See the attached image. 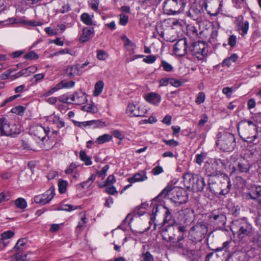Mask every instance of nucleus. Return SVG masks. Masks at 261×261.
Instances as JSON below:
<instances>
[{"instance_id": "obj_8", "label": "nucleus", "mask_w": 261, "mask_h": 261, "mask_svg": "<svg viewBox=\"0 0 261 261\" xmlns=\"http://www.w3.org/2000/svg\"><path fill=\"white\" fill-rule=\"evenodd\" d=\"M0 131L2 135L15 137L16 134V126L15 124L11 125L6 118L2 117L0 118Z\"/></svg>"}, {"instance_id": "obj_52", "label": "nucleus", "mask_w": 261, "mask_h": 261, "mask_svg": "<svg viewBox=\"0 0 261 261\" xmlns=\"http://www.w3.org/2000/svg\"><path fill=\"white\" fill-rule=\"evenodd\" d=\"M161 65L163 67L164 70L167 72L171 71L173 69V67L171 66V65L165 61H162Z\"/></svg>"}, {"instance_id": "obj_64", "label": "nucleus", "mask_w": 261, "mask_h": 261, "mask_svg": "<svg viewBox=\"0 0 261 261\" xmlns=\"http://www.w3.org/2000/svg\"><path fill=\"white\" fill-rule=\"evenodd\" d=\"M151 172L153 175H158L163 172V169L162 167L158 166L154 168Z\"/></svg>"}, {"instance_id": "obj_50", "label": "nucleus", "mask_w": 261, "mask_h": 261, "mask_svg": "<svg viewBox=\"0 0 261 261\" xmlns=\"http://www.w3.org/2000/svg\"><path fill=\"white\" fill-rule=\"evenodd\" d=\"M97 58L100 60H105L108 58V54L102 50H98L97 53Z\"/></svg>"}, {"instance_id": "obj_4", "label": "nucleus", "mask_w": 261, "mask_h": 261, "mask_svg": "<svg viewBox=\"0 0 261 261\" xmlns=\"http://www.w3.org/2000/svg\"><path fill=\"white\" fill-rule=\"evenodd\" d=\"M217 145L224 151H231L236 146L233 135L227 132H219L217 134Z\"/></svg>"}, {"instance_id": "obj_25", "label": "nucleus", "mask_w": 261, "mask_h": 261, "mask_svg": "<svg viewBox=\"0 0 261 261\" xmlns=\"http://www.w3.org/2000/svg\"><path fill=\"white\" fill-rule=\"evenodd\" d=\"M179 215L184 217V222L188 223L192 221L193 211L190 208H185L180 212Z\"/></svg>"}, {"instance_id": "obj_37", "label": "nucleus", "mask_w": 261, "mask_h": 261, "mask_svg": "<svg viewBox=\"0 0 261 261\" xmlns=\"http://www.w3.org/2000/svg\"><path fill=\"white\" fill-rule=\"evenodd\" d=\"M81 220L79 222L78 225L76 226L77 229H81L85 226L86 223L87 218L85 213H81L80 214Z\"/></svg>"}, {"instance_id": "obj_46", "label": "nucleus", "mask_w": 261, "mask_h": 261, "mask_svg": "<svg viewBox=\"0 0 261 261\" xmlns=\"http://www.w3.org/2000/svg\"><path fill=\"white\" fill-rule=\"evenodd\" d=\"M82 110L91 113H95L96 111L95 107L92 104H87L82 107Z\"/></svg>"}, {"instance_id": "obj_22", "label": "nucleus", "mask_w": 261, "mask_h": 261, "mask_svg": "<svg viewBox=\"0 0 261 261\" xmlns=\"http://www.w3.org/2000/svg\"><path fill=\"white\" fill-rule=\"evenodd\" d=\"M205 186L204 178L202 177H197L195 182H193L192 189L196 191H202Z\"/></svg>"}, {"instance_id": "obj_26", "label": "nucleus", "mask_w": 261, "mask_h": 261, "mask_svg": "<svg viewBox=\"0 0 261 261\" xmlns=\"http://www.w3.org/2000/svg\"><path fill=\"white\" fill-rule=\"evenodd\" d=\"M37 70V68L36 66L33 65L30 66L17 72V77L21 76H29L31 74L35 73Z\"/></svg>"}, {"instance_id": "obj_63", "label": "nucleus", "mask_w": 261, "mask_h": 261, "mask_svg": "<svg viewBox=\"0 0 261 261\" xmlns=\"http://www.w3.org/2000/svg\"><path fill=\"white\" fill-rule=\"evenodd\" d=\"M27 104H25V106H17V115H19L22 116L26 109V107L27 106Z\"/></svg>"}, {"instance_id": "obj_48", "label": "nucleus", "mask_w": 261, "mask_h": 261, "mask_svg": "<svg viewBox=\"0 0 261 261\" xmlns=\"http://www.w3.org/2000/svg\"><path fill=\"white\" fill-rule=\"evenodd\" d=\"M77 166L73 163H71L70 166L65 170V172L67 174H71L76 172Z\"/></svg>"}, {"instance_id": "obj_49", "label": "nucleus", "mask_w": 261, "mask_h": 261, "mask_svg": "<svg viewBox=\"0 0 261 261\" xmlns=\"http://www.w3.org/2000/svg\"><path fill=\"white\" fill-rule=\"evenodd\" d=\"M128 16L124 14H120L119 23L122 25H125L128 22Z\"/></svg>"}, {"instance_id": "obj_1", "label": "nucleus", "mask_w": 261, "mask_h": 261, "mask_svg": "<svg viewBox=\"0 0 261 261\" xmlns=\"http://www.w3.org/2000/svg\"><path fill=\"white\" fill-rule=\"evenodd\" d=\"M171 195L170 198L174 203L181 204L185 203L188 200L187 191L183 188L173 187L172 184H169L166 187L162 190L156 197V199L161 200Z\"/></svg>"}, {"instance_id": "obj_43", "label": "nucleus", "mask_w": 261, "mask_h": 261, "mask_svg": "<svg viewBox=\"0 0 261 261\" xmlns=\"http://www.w3.org/2000/svg\"><path fill=\"white\" fill-rule=\"evenodd\" d=\"M163 207L166 210L164 214V222L165 223H166L169 222L171 220L172 216L170 211L167 207L164 206Z\"/></svg>"}, {"instance_id": "obj_27", "label": "nucleus", "mask_w": 261, "mask_h": 261, "mask_svg": "<svg viewBox=\"0 0 261 261\" xmlns=\"http://www.w3.org/2000/svg\"><path fill=\"white\" fill-rule=\"evenodd\" d=\"M49 121L57 125L59 128H62L65 126L64 121L59 117L56 115H52L48 117Z\"/></svg>"}, {"instance_id": "obj_41", "label": "nucleus", "mask_w": 261, "mask_h": 261, "mask_svg": "<svg viewBox=\"0 0 261 261\" xmlns=\"http://www.w3.org/2000/svg\"><path fill=\"white\" fill-rule=\"evenodd\" d=\"M68 182L66 180H61L59 182L58 188L60 193L63 194L66 192Z\"/></svg>"}, {"instance_id": "obj_59", "label": "nucleus", "mask_w": 261, "mask_h": 261, "mask_svg": "<svg viewBox=\"0 0 261 261\" xmlns=\"http://www.w3.org/2000/svg\"><path fill=\"white\" fill-rule=\"evenodd\" d=\"M90 5L91 8L95 11H98V7L99 5L98 0H91Z\"/></svg>"}, {"instance_id": "obj_6", "label": "nucleus", "mask_w": 261, "mask_h": 261, "mask_svg": "<svg viewBox=\"0 0 261 261\" xmlns=\"http://www.w3.org/2000/svg\"><path fill=\"white\" fill-rule=\"evenodd\" d=\"M224 161L220 159H210L204 164V169L208 176H216L220 174L218 170L224 165Z\"/></svg>"}, {"instance_id": "obj_7", "label": "nucleus", "mask_w": 261, "mask_h": 261, "mask_svg": "<svg viewBox=\"0 0 261 261\" xmlns=\"http://www.w3.org/2000/svg\"><path fill=\"white\" fill-rule=\"evenodd\" d=\"M185 7L175 0H165L163 11L167 15H176L183 11Z\"/></svg>"}, {"instance_id": "obj_11", "label": "nucleus", "mask_w": 261, "mask_h": 261, "mask_svg": "<svg viewBox=\"0 0 261 261\" xmlns=\"http://www.w3.org/2000/svg\"><path fill=\"white\" fill-rule=\"evenodd\" d=\"M147 111L142 106L138 104H134L133 103H129L126 112L129 117H140L145 116Z\"/></svg>"}, {"instance_id": "obj_24", "label": "nucleus", "mask_w": 261, "mask_h": 261, "mask_svg": "<svg viewBox=\"0 0 261 261\" xmlns=\"http://www.w3.org/2000/svg\"><path fill=\"white\" fill-rule=\"evenodd\" d=\"M249 23L248 21H240L238 23V30L243 37L247 34L249 29Z\"/></svg>"}, {"instance_id": "obj_3", "label": "nucleus", "mask_w": 261, "mask_h": 261, "mask_svg": "<svg viewBox=\"0 0 261 261\" xmlns=\"http://www.w3.org/2000/svg\"><path fill=\"white\" fill-rule=\"evenodd\" d=\"M240 126L238 127V132L245 141L252 142L257 138V126L252 121L241 122Z\"/></svg>"}, {"instance_id": "obj_60", "label": "nucleus", "mask_w": 261, "mask_h": 261, "mask_svg": "<svg viewBox=\"0 0 261 261\" xmlns=\"http://www.w3.org/2000/svg\"><path fill=\"white\" fill-rule=\"evenodd\" d=\"M58 99L60 101L63 102L69 103H71V101H70V96H68L66 95H62L59 96Z\"/></svg>"}, {"instance_id": "obj_54", "label": "nucleus", "mask_w": 261, "mask_h": 261, "mask_svg": "<svg viewBox=\"0 0 261 261\" xmlns=\"http://www.w3.org/2000/svg\"><path fill=\"white\" fill-rule=\"evenodd\" d=\"M28 260L26 253H23L21 251L17 252V261H28Z\"/></svg>"}, {"instance_id": "obj_53", "label": "nucleus", "mask_w": 261, "mask_h": 261, "mask_svg": "<svg viewBox=\"0 0 261 261\" xmlns=\"http://www.w3.org/2000/svg\"><path fill=\"white\" fill-rule=\"evenodd\" d=\"M233 3L237 8H242L245 6L244 0H233Z\"/></svg>"}, {"instance_id": "obj_30", "label": "nucleus", "mask_w": 261, "mask_h": 261, "mask_svg": "<svg viewBox=\"0 0 261 261\" xmlns=\"http://www.w3.org/2000/svg\"><path fill=\"white\" fill-rule=\"evenodd\" d=\"M195 178L190 174H187L184 176V182L188 188H191L193 182H194Z\"/></svg>"}, {"instance_id": "obj_12", "label": "nucleus", "mask_w": 261, "mask_h": 261, "mask_svg": "<svg viewBox=\"0 0 261 261\" xmlns=\"http://www.w3.org/2000/svg\"><path fill=\"white\" fill-rule=\"evenodd\" d=\"M55 195V189L53 187L50 188L44 194L36 196L34 197V201L41 205H44L53 199Z\"/></svg>"}, {"instance_id": "obj_40", "label": "nucleus", "mask_w": 261, "mask_h": 261, "mask_svg": "<svg viewBox=\"0 0 261 261\" xmlns=\"http://www.w3.org/2000/svg\"><path fill=\"white\" fill-rule=\"evenodd\" d=\"M39 58L38 55L34 51H31L24 56V58L26 60H36Z\"/></svg>"}, {"instance_id": "obj_28", "label": "nucleus", "mask_w": 261, "mask_h": 261, "mask_svg": "<svg viewBox=\"0 0 261 261\" xmlns=\"http://www.w3.org/2000/svg\"><path fill=\"white\" fill-rule=\"evenodd\" d=\"M3 79H10L12 80L16 79V71L10 69L5 71L2 75Z\"/></svg>"}, {"instance_id": "obj_31", "label": "nucleus", "mask_w": 261, "mask_h": 261, "mask_svg": "<svg viewBox=\"0 0 261 261\" xmlns=\"http://www.w3.org/2000/svg\"><path fill=\"white\" fill-rule=\"evenodd\" d=\"M112 139V136L109 134H104L99 136L96 140V143L98 144H101L105 142H109Z\"/></svg>"}, {"instance_id": "obj_33", "label": "nucleus", "mask_w": 261, "mask_h": 261, "mask_svg": "<svg viewBox=\"0 0 261 261\" xmlns=\"http://www.w3.org/2000/svg\"><path fill=\"white\" fill-rule=\"evenodd\" d=\"M96 176L94 174H91L89 178L80 184V186L83 189H87L92 184L95 179Z\"/></svg>"}, {"instance_id": "obj_17", "label": "nucleus", "mask_w": 261, "mask_h": 261, "mask_svg": "<svg viewBox=\"0 0 261 261\" xmlns=\"http://www.w3.org/2000/svg\"><path fill=\"white\" fill-rule=\"evenodd\" d=\"M64 74L69 79H72L76 75L81 74L79 65H74L67 67L64 70Z\"/></svg>"}, {"instance_id": "obj_36", "label": "nucleus", "mask_w": 261, "mask_h": 261, "mask_svg": "<svg viewBox=\"0 0 261 261\" xmlns=\"http://www.w3.org/2000/svg\"><path fill=\"white\" fill-rule=\"evenodd\" d=\"M77 208H81V206H73L72 205H70V204H63V205H61L58 208V210L70 212V211H73L74 210H76Z\"/></svg>"}, {"instance_id": "obj_16", "label": "nucleus", "mask_w": 261, "mask_h": 261, "mask_svg": "<svg viewBox=\"0 0 261 261\" xmlns=\"http://www.w3.org/2000/svg\"><path fill=\"white\" fill-rule=\"evenodd\" d=\"M249 198L256 200L261 204V186H254L251 188V191L248 194Z\"/></svg>"}, {"instance_id": "obj_19", "label": "nucleus", "mask_w": 261, "mask_h": 261, "mask_svg": "<svg viewBox=\"0 0 261 261\" xmlns=\"http://www.w3.org/2000/svg\"><path fill=\"white\" fill-rule=\"evenodd\" d=\"M70 101L76 105H80L86 101V96L83 92H75L70 95Z\"/></svg>"}, {"instance_id": "obj_10", "label": "nucleus", "mask_w": 261, "mask_h": 261, "mask_svg": "<svg viewBox=\"0 0 261 261\" xmlns=\"http://www.w3.org/2000/svg\"><path fill=\"white\" fill-rule=\"evenodd\" d=\"M251 167L250 164L245 158L237 160L232 165V172L247 173Z\"/></svg>"}, {"instance_id": "obj_45", "label": "nucleus", "mask_w": 261, "mask_h": 261, "mask_svg": "<svg viewBox=\"0 0 261 261\" xmlns=\"http://www.w3.org/2000/svg\"><path fill=\"white\" fill-rule=\"evenodd\" d=\"M27 206V202L22 198H17V208L24 210Z\"/></svg>"}, {"instance_id": "obj_58", "label": "nucleus", "mask_w": 261, "mask_h": 261, "mask_svg": "<svg viewBox=\"0 0 261 261\" xmlns=\"http://www.w3.org/2000/svg\"><path fill=\"white\" fill-rule=\"evenodd\" d=\"M169 84L175 87H178L181 85L180 81L173 78H170Z\"/></svg>"}, {"instance_id": "obj_61", "label": "nucleus", "mask_w": 261, "mask_h": 261, "mask_svg": "<svg viewBox=\"0 0 261 261\" xmlns=\"http://www.w3.org/2000/svg\"><path fill=\"white\" fill-rule=\"evenodd\" d=\"M237 42V37L234 35H231L228 38V44L231 46L234 47L236 45Z\"/></svg>"}, {"instance_id": "obj_56", "label": "nucleus", "mask_w": 261, "mask_h": 261, "mask_svg": "<svg viewBox=\"0 0 261 261\" xmlns=\"http://www.w3.org/2000/svg\"><path fill=\"white\" fill-rule=\"evenodd\" d=\"M156 60V58L155 56L153 55H149L146 56V58L143 59V61L148 64L153 63Z\"/></svg>"}, {"instance_id": "obj_39", "label": "nucleus", "mask_w": 261, "mask_h": 261, "mask_svg": "<svg viewBox=\"0 0 261 261\" xmlns=\"http://www.w3.org/2000/svg\"><path fill=\"white\" fill-rule=\"evenodd\" d=\"M15 236V232L13 231L8 230L4 232L1 235V238L6 242V240L13 238Z\"/></svg>"}, {"instance_id": "obj_34", "label": "nucleus", "mask_w": 261, "mask_h": 261, "mask_svg": "<svg viewBox=\"0 0 261 261\" xmlns=\"http://www.w3.org/2000/svg\"><path fill=\"white\" fill-rule=\"evenodd\" d=\"M82 22L87 25H92L93 24L91 17L88 13H84L81 16Z\"/></svg>"}, {"instance_id": "obj_13", "label": "nucleus", "mask_w": 261, "mask_h": 261, "mask_svg": "<svg viewBox=\"0 0 261 261\" xmlns=\"http://www.w3.org/2000/svg\"><path fill=\"white\" fill-rule=\"evenodd\" d=\"M30 133L32 135L37 137L43 141L50 130L48 127H44L41 125H35L30 128Z\"/></svg>"}, {"instance_id": "obj_2", "label": "nucleus", "mask_w": 261, "mask_h": 261, "mask_svg": "<svg viewBox=\"0 0 261 261\" xmlns=\"http://www.w3.org/2000/svg\"><path fill=\"white\" fill-rule=\"evenodd\" d=\"M231 230L239 239H243L252 233L253 227L247 219L243 218L234 220L232 223Z\"/></svg>"}, {"instance_id": "obj_42", "label": "nucleus", "mask_w": 261, "mask_h": 261, "mask_svg": "<svg viewBox=\"0 0 261 261\" xmlns=\"http://www.w3.org/2000/svg\"><path fill=\"white\" fill-rule=\"evenodd\" d=\"M59 83L61 89L62 88H70L73 87L75 85V82L73 81L65 82L62 81Z\"/></svg>"}, {"instance_id": "obj_23", "label": "nucleus", "mask_w": 261, "mask_h": 261, "mask_svg": "<svg viewBox=\"0 0 261 261\" xmlns=\"http://www.w3.org/2000/svg\"><path fill=\"white\" fill-rule=\"evenodd\" d=\"M93 29L85 28L83 30V34L80 38V41L82 43L88 41L93 36Z\"/></svg>"}, {"instance_id": "obj_21", "label": "nucleus", "mask_w": 261, "mask_h": 261, "mask_svg": "<svg viewBox=\"0 0 261 261\" xmlns=\"http://www.w3.org/2000/svg\"><path fill=\"white\" fill-rule=\"evenodd\" d=\"M211 218L213 219L218 224L224 225L226 223V217L222 213H217L214 212L211 214Z\"/></svg>"}, {"instance_id": "obj_29", "label": "nucleus", "mask_w": 261, "mask_h": 261, "mask_svg": "<svg viewBox=\"0 0 261 261\" xmlns=\"http://www.w3.org/2000/svg\"><path fill=\"white\" fill-rule=\"evenodd\" d=\"M104 87V83L102 81H98L95 85L93 95L97 96L100 94Z\"/></svg>"}, {"instance_id": "obj_18", "label": "nucleus", "mask_w": 261, "mask_h": 261, "mask_svg": "<svg viewBox=\"0 0 261 261\" xmlns=\"http://www.w3.org/2000/svg\"><path fill=\"white\" fill-rule=\"evenodd\" d=\"M148 178L146 175V172L145 171H141L136 174H135L133 177L128 178V181L130 184H133L136 182L143 181Z\"/></svg>"}, {"instance_id": "obj_57", "label": "nucleus", "mask_w": 261, "mask_h": 261, "mask_svg": "<svg viewBox=\"0 0 261 261\" xmlns=\"http://www.w3.org/2000/svg\"><path fill=\"white\" fill-rule=\"evenodd\" d=\"M230 243V241H226V242H224L222 245V246L217 248L216 249V250L217 251H222V250H224L225 251H228V246H229Z\"/></svg>"}, {"instance_id": "obj_44", "label": "nucleus", "mask_w": 261, "mask_h": 261, "mask_svg": "<svg viewBox=\"0 0 261 261\" xmlns=\"http://www.w3.org/2000/svg\"><path fill=\"white\" fill-rule=\"evenodd\" d=\"M205 99V94L203 92H199L196 98L195 102L197 105H200L203 102H204Z\"/></svg>"}, {"instance_id": "obj_47", "label": "nucleus", "mask_w": 261, "mask_h": 261, "mask_svg": "<svg viewBox=\"0 0 261 261\" xmlns=\"http://www.w3.org/2000/svg\"><path fill=\"white\" fill-rule=\"evenodd\" d=\"M252 242L261 248V233L255 234L252 238Z\"/></svg>"}, {"instance_id": "obj_14", "label": "nucleus", "mask_w": 261, "mask_h": 261, "mask_svg": "<svg viewBox=\"0 0 261 261\" xmlns=\"http://www.w3.org/2000/svg\"><path fill=\"white\" fill-rule=\"evenodd\" d=\"M205 231L201 225L192 227L189 231V237L193 241L201 240L204 237Z\"/></svg>"}, {"instance_id": "obj_35", "label": "nucleus", "mask_w": 261, "mask_h": 261, "mask_svg": "<svg viewBox=\"0 0 261 261\" xmlns=\"http://www.w3.org/2000/svg\"><path fill=\"white\" fill-rule=\"evenodd\" d=\"M80 158L85 163L86 165L89 166L92 164L91 158L88 156L84 151H81L80 152Z\"/></svg>"}, {"instance_id": "obj_32", "label": "nucleus", "mask_w": 261, "mask_h": 261, "mask_svg": "<svg viewBox=\"0 0 261 261\" xmlns=\"http://www.w3.org/2000/svg\"><path fill=\"white\" fill-rule=\"evenodd\" d=\"M122 40L124 42V45L128 50L134 51L136 48V45L132 42L126 36H123Z\"/></svg>"}, {"instance_id": "obj_38", "label": "nucleus", "mask_w": 261, "mask_h": 261, "mask_svg": "<svg viewBox=\"0 0 261 261\" xmlns=\"http://www.w3.org/2000/svg\"><path fill=\"white\" fill-rule=\"evenodd\" d=\"M206 156L207 153L205 152H202L199 154H197L196 155V163L198 165H201L204 160L206 159Z\"/></svg>"}, {"instance_id": "obj_51", "label": "nucleus", "mask_w": 261, "mask_h": 261, "mask_svg": "<svg viewBox=\"0 0 261 261\" xmlns=\"http://www.w3.org/2000/svg\"><path fill=\"white\" fill-rule=\"evenodd\" d=\"M142 258L144 261H153V256L149 251H147L145 253L142 254Z\"/></svg>"}, {"instance_id": "obj_62", "label": "nucleus", "mask_w": 261, "mask_h": 261, "mask_svg": "<svg viewBox=\"0 0 261 261\" xmlns=\"http://www.w3.org/2000/svg\"><path fill=\"white\" fill-rule=\"evenodd\" d=\"M233 89L232 88L225 87L222 89V92L225 94L227 97H229L231 96L232 93Z\"/></svg>"}, {"instance_id": "obj_20", "label": "nucleus", "mask_w": 261, "mask_h": 261, "mask_svg": "<svg viewBox=\"0 0 261 261\" xmlns=\"http://www.w3.org/2000/svg\"><path fill=\"white\" fill-rule=\"evenodd\" d=\"M145 99L152 105H158L161 101V97L156 93L151 92L146 96Z\"/></svg>"}, {"instance_id": "obj_55", "label": "nucleus", "mask_w": 261, "mask_h": 261, "mask_svg": "<svg viewBox=\"0 0 261 261\" xmlns=\"http://www.w3.org/2000/svg\"><path fill=\"white\" fill-rule=\"evenodd\" d=\"M207 121V116L205 114H203L201 117V119L198 122V126L199 127H202Z\"/></svg>"}, {"instance_id": "obj_15", "label": "nucleus", "mask_w": 261, "mask_h": 261, "mask_svg": "<svg viewBox=\"0 0 261 261\" xmlns=\"http://www.w3.org/2000/svg\"><path fill=\"white\" fill-rule=\"evenodd\" d=\"M187 41L185 38L178 40L174 45V54L178 56L182 57L186 54L187 51Z\"/></svg>"}, {"instance_id": "obj_5", "label": "nucleus", "mask_w": 261, "mask_h": 261, "mask_svg": "<svg viewBox=\"0 0 261 261\" xmlns=\"http://www.w3.org/2000/svg\"><path fill=\"white\" fill-rule=\"evenodd\" d=\"M219 188H216L217 186L216 182H213L209 185L210 189L212 192L215 194H220L225 195L229 192L231 187L229 177L226 175H221L219 178Z\"/></svg>"}, {"instance_id": "obj_9", "label": "nucleus", "mask_w": 261, "mask_h": 261, "mask_svg": "<svg viewBox=\"0 0 261 261\" xmlns=\"http://www.w3.org/2000/svg\"><path fill=\"white\" fill-rule=\"evenodd\" d=\"M190 50L193 55L200 60L202 59L204 55L206 54L205 44L201 41L193 42Z\"/></svg>"}]
</instances>
